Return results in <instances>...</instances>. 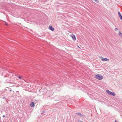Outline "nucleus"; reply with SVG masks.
<instances>
[{
	"mask_svg": "<svg viewBox=\"0 0 122 122\" xmlns=\"http://www.w3.org/2000/svg\"><path fill=\"white\" fill-rule=\"evenodd\" d=\"M95 77L96 79L99 80H101L103 78V76L100 74L96 75L95 76Z\"/></svg>",
	"mask_w": 122,
	"mask_h": 122,
	"instance_id": "nucleus-1",
	"label": "nucleus"
},
{
	"mask_svg": "<svg viewBox=\"0 0 122 122\" xmlns=\"http://www.w3.org/2000/svg\"><path fill=\"white\" fill-rule=\"evenodd\" d=\"M106 92L107 93V94L110 95H113V96H115V94L113 92H111L110 91L108 90H107L106 91Z\"/></svg>",
	"mask_w": 122,
	"mask_h": 122,
	"instance_id": "nucleus-2",
	"label": "nucleus"
},
{
	"mask_svg": "<svg viewBox=\"0 0 122 122\" xmlns=\"http://www.w3.org/2000/svg\"><path fill=\"white\" fill-rule=\"evenodd\" d=\"M100 58H102V61H109V59H108L106 58H104L103 57H102V56H100L99 57Z\"/></svg>",
	"mask_w": 122,
	"mask_h": 122,
	"instance_id": "nucleus-3",
	"label": "nucleus"
},
{
	"mask_svg": "<svg viewBox=\"0 0 122 122\" xmlns=\"http://www.w3.org/2000/svg\"><path fill=\"white\" fill-rule=\"evenodd\" d=\"M70 36L72 38V39L73 41H75L76 40V38L74 35L71 34L70 35Z\"/></svg>",
	"mask_w": 122,
	"mask_h": 122,
	"instance_id": "nucleus-4",
	"label": "nucleus"
},
{
	"mask_svg": "<svg viewBox=\"0 0 122 122\" xmlns=\"http://www.w3.org/2000/svg\"><path fill=\"white\" fill-rule=\"evenodd\" d=\"M49 29L52 31H53L54 30V29L51 25H50L49 26Z\"/></svg>",
	"mask_w": 122,
	"mask_h": 122,
	"instance_id": "nucleus-5",
	"label": "nucleus"
},
{
	"mask_svg": "<svg viewBox=\"0 0 122 122\" xmlns=\"http://www.w3.org/2000/svg\"><path fill=\"white\" fill-rule=\"evenodd\" d=\"M30 106L31 107H34L35 106L34 103L33 102H31L30 104Z\"/></svg>",
	"mask_w": 122,
	"mask_h": 122,
	"instance_id": "nucleus-6",
	"label": "nucleus"
},
{
	"mask_svg": "<svg viewBox=\"0 0 122 122\" xmlns=\"http://www.w3.org/2000/svg\"><path fill=\"white\" fill-rule=\"evenodd\" d=\"M92 0L95 3H98V0Z\"/></svg>",
	"mask_w": 122,
	"mask_h": 122,
	"instance_id": "nucleus-7",
	"label": "nucleus"
},
{
	"mask_svg": "<svg viewBox=\"0 0 122 122\" xmlns=\"http://www.w3.org/2000/svg\"><path fill=\"white\" fill-rule=\"evenodd\" d=\"M119 35L121 36H122V33L121 31H119L118 33Z\"/></svg>",
	"mask_w": 122,
	"mask_h": 122,
	"instance_id": "nucleus-8",
	"label": "nucleus"
},
{
	"mask_svg": "<svg viewBox=\"0 0 122 122\" xmlns=\"http://www.w3.org/2000/svg\"><path fill=\"white\" fill-rule=\"evenodd\" d=\"M77 115H79V116H81V113H77Z\"/></svg>",
	"mask_w": 122,
	"mask_h": 122,
	"instance_id": "nucleus-9",
	"label": "nucleus"
},
{
	"mask_svg": "<svg viewBox=\"0 0 122 122\" xmlns=\"http://www.w3.org/2000/svg\"><path fill=\"white\" fill-rule=\"evenodd\" d=\"M118 14L119 17L122 16L120 13L119 12H118Z\"/></svg>",
	"mask_w": 122,
	"mask_h": 122,
	"instance_id": "nucleus-10",
	"label": "nucleus"
},
{
	"mask_svg": "<svg viewBox=\"0 0 122 122\" xmlns=\"http://www.w3.org/2000/svg\"><path fill=\"white\" fill-rule=\"evenodd\" d=\"M118 14L119 17L122 16L120 13L119 12H118Z\"/></svg>",
	"mask_w": 122,
	"mask_h": 122,
	"instance_id": "nucleus-11",
	"label": "nucleus"
},
{
	"mask_svg": "<svg viewBox=\"0 0 122 122\" xmlns=\"http://www.w3.org/2000/svg\"><path fill=\"white\" fill-rule=\"evenodd\" d=\"M120 19L122 20V16H121L120 17Z\"/></svg>",
	"mask_w": 122,
	"mask_h": 122,
	"instance_id": "nucleus-12",
	"label": "nucleus"
},
{
	"mask_svg": "<svg viewBox=\"0 0 122 122\" xmlns=\"http://www.w3.org/2000/svg\"><path fill=\"white\" fill-rule=\"evenodd\" d=\"M118 30V29H117V28H115V30L116 31L117 30Z\"/></svg>",
	"mask_w": 122,
	"mask_h": 122,
	"instance_id": "nucleus-13",
	"label": "nucleus"
},
{
	"mask_svg": "<svg viewBox=\"0 0 122 122\" xmlns=\"http://www.w3.org/2000/svg\"><path fill=\"white\" fill-rule=\"evenodd\" d=\"M18 78H20V79H21L22 78H21V77L20 76H19V77H18Z\"/></svg>",
	"mask_w": 122,
	"mask_h": 122,
	"instance_id": "nucleus-14",
	"label": "nucleus"
},
{
	"mask_svg": "<svg viewBox=\"0 0 122 122\" xmlns=\"http://www.w3.org/2000/svg\"><path fill=\"white\" fill-rule=\"evenodd\" d=\"M77 122H82V121H78Z\"/></svg>",
	"mask_w": 122,
	"mask_h": 122,
	"instance_id": "nucleus-15",
	"label": "nucleus"
},
{
	"mask_svg": "<svg viewBox=\"0 0 122 122\" xmlns=\"http://www.w3.org/2000/svg\"><path fill=\"white\" fill-rule=\"evenodd\" d=\"M5 117V115H3V117Z\"/></svg>",
	"mask_w": 122,
	"mask_h": 122,
	"instance_id": "nucleus-16",
	"label": "nucleus"
},
{
	"mask_svg": "<svg viewBox=\"0 0 122 122\" xmlns=\"http://www.w3.org/2000/svg\"><path fill=\"white\" fill-rule=\"evenodd\" d=\"M77 47H79V48H81L79 46H77Z\"/></svg>",
	"mask_w": 122,
	"mask_h": 122,
	"instance_id": "nucleus-17",
	"label": "nucleus"
},
{
	"mask_svg": "<svg viewBox=\"0 0 122 122\" xmlns=\"http://www.w3.org/2000/svg\"><path fill=\"white\" fill-rule=\"evenodd\" d=\"M5 25H8L6 23H5Z\"/></svg>",
	"mask_w": 122,
	"mask_h": 122,
	"instance_id": "nucleus-18",
	"label": "nucleus"
},
{
	"mask_svg": "<svg viewBox=\"0 0 122 122\" xmlns=\"http://www.w3.org/2000/svg\"><path fill=\"white\" fill-rule=\"evenodd\" d=\"M115 122H117L116 121V120L115 121Z\"/></svg>",
	"mask_w": 122,
	"mask_h": 122,
	"instance_id": "nucleus-19",
	"label": "nucleus"
}]
</instances>
